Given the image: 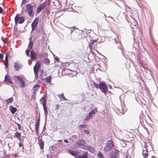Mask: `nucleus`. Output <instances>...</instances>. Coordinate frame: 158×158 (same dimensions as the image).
Wrapping results in <instances>:
<instances>
[{
  "mask_svg": "<svg viewBox=\"0 0 158 158\" xmlns=\"http://www.w3.org/2000/svg\"><path fill=\"white\" fill-rule=\"evenodd\" d=\"M26 11L29 16L33 15V6L31 4H28L26 5Z\"/></svg>",
  "mask_w": 158,
  "mask_h": 158,
  "instance_id": "obj_1",
  "label": "nucleus"
},
{
  "mask_svg": "<svg viewBox=\"0 0 158 158\" xmlns=\"http://www.w3.org/2000/svg\"><path fill=\"white\" fill-rule=\"evenodd\" d=\"M114 145L113 142L110 140H108L105 147L104 150L106 152L110 151L112 150Z\"/></svg>",
  "mask_w": 158,
  "mask_h": 158,
  "instance_id": "obj_2",
  "label": "nucleus"
},
{
  "mask_svg": "<svg viewBox=\"0 0 158 158\" xmlns=\"http://www.w3.org/2000/svg\"><path fill=\"white\" fill-rule=\"evenodd\" d=\"M85 144V141L82 139H80L75 143V147L77 148H81L84 149H87L83 148L81 146H83Z\"/></svg>",
  "mask_w": 158,
  "mask_h": 158,
  "instance_id": "obj_3",
  "label": "nucleus"
},
{
  "mask_svg": "<svg viewBox=\"0 0 158 158\" xmlns=\"http://www.w3.org/2000/svg\"><path fill=\"white\" fill-rule=\"evenodd\" d=\"M99 89L103 93L106 94L107 92L108 87L106 84L103 83L101 82L99 84Z\"/></svg>",
  "mask_w": 158,
  "mask_h": 158,
  "instance_id": "obj_4",
  "label": "nucleus"
},
{
  "mask_svg": "<svg viewBox=\"0 0 158 158\" xmlns=\"http://www.w3.org/2000/svg\"><path fill=\"white\" fill-rule=\"evenodd\" d=\"M15 23H19L21 24L23 23L24 21V18L23 17H19V15H17L15 18Z\"/></svg>",
  "mask_w": 158,
  "mask_h": 158,
  "instance_id": "obj_5",
  "label": "nucleus"
},
{
  "mask_svg": "<svg viewBox=\"0 0 158 158\" xmlns=\"http://www.w3.org/2000/svg\"><path fill=\"white\" fill-rule=\"evenodd\" d=\"M97 111V109L96 107H95L89 113V115L85 118V120H88L89 119L92 117V115L94 114Z\"/></svg>",
  "mask_w": 158,
  "mask_h": 158,
  "instance_id": "obj_6",
  "label": "nucleus"
},
{
  "mask_svg": "<svg viewBox=\"0 0 158 158\" xmlns=\"http://www.w3.org/2000/svg\"><path fill=\"white\" fill-rule=\"evenodd\" d=\"M46 5V3L45 2H44L40 4L37 8L36 12L37 13H40L45 7Z\"/></svg>",
  "mask_w": 158,
  "mask_h": 158,
  "instance_id": "obj_7",
  "label": "nucleus"
},
{
  "mask_svg": "<svg viewBox=\"0 0 158 158\" xmlns=\"http://www.w3.org/2000/svg\"><path fill=\"white\" fill-rule=\"evenodd\" d=\"M41 100H43V102L42 103L43 107L44 110V111L45 114L46 115L48 114V112L47 111V106H46V100L43 98H42Z\"/></svg>",
  "mask_w": 158,
  "mask_h": 158,
  "instance_id": "obj_8",
  "label": "nucleus"
},
{
  "mask_svg": "<svg viewBox=\"0 0 158 158\" xmlns=\"http://www.w3.org/2000/svg\"><path fill=\"white\" fill-rule=\"evenodd\" d=\"M38 19L37 18H35L31 24L32 31H34L35 30L38 24Z\"/></svg>",
  "mask_w": 158,
  "mask_h": 158,
  "instance_id": "obj_9",
  "label": "nucleus"
},
{
  "mask_svg": "<svg viewBox=\"0 0 158 158\" xmlns=\"http://www.w3.org/2000/svg\"><path fill=\"white\" fill-rule=\"evenodd\" d=\"M15 77L21 83V85H20V87L23 88L25 86L26 84L25 82L23 80L21 77L19 76H15Z\"/></svg>",
  "mask_w": 158,
  "mask_h": 158,
  "instance_id": "obj_10",
  "label": "nucleus"
},
{
  "mask_svg": "<svg viewBox=\"0 0 158 158\" xmlns=\"http://www.w3.org/2000/svg\"><path fill=\"white\" fill-rule=\"evenodd\" d=\"M5 81L7 84H12L13 82L11 80L10 78L8 75H6L5 76Z\"/></svg>",
  "mask_w": 158,
  "mask_h": 158,
  "instance_id": "obj_11",
  "label": "nucleus"
},
{
  "mask_svg": "<svg viewBox=\"0 0 158 158\" xmlns=\"http://www.w3.org/2000/svg\"><path fill=\"white\" fill-rule=\"evenodd\" d=\"M69 152L72 155L75 156V157L77 156L80 153L79 152L76 151H71L70 150H69Z\"/></svg>",
  "mask_w": 158,
  "mask_h": 158,
  "instance_id": "obj_12",
  "label": "nucleus"
},
{
  "mask_svg": "<svg viewBox=\"0 0 158 158\" xmlns=\"http://www.w3.org/2000/svg\"><path fill=\"white\" fill-rule=\"evenodd\" d=\"M130 64L129 62H127L123 64V68L124 69L128 70L130 68Z\"/></svg>",
  "mask_w": 158,
  "mask_h": 158,
  "instance_id": "obj_13",
  "label": "nucleus"
},
{
  "mask_svg": "<svg viewBox=\"0 0 158 158\" xmlns=\"http://www.w3.org/2000/svg\"><path fill=\"white\" fill-rule=\"evenodd\" d=\"M143 152L142 153L143 155L144 158H148V153L147 149L146 148H144V149L143 150Z\"/></svg>",
  "mask_w": 158,
  "mask_h": 158,
  "instance_id": "obj_14",
  "label": "nucleus"
},
{
  "mask_svg": "<svg viewBox=\"0 0 158 158\" xmlns=\"http://www.w3.org/2000/svg\"><path fill=\"white\" fill-rule=\"evenodd\" d=\"M40 67V65L39 64H36L34 67V71L35 74H36L37 73L38 71L39 70Z\"/></svg>",
  "mask_w": 158,
  "mask_h": 158,
  "instance_id": "obj_15",
  "label": "nucleus"
},
{
  "mask_svg": "<svg viewBox=\"0 0 158 158\" xmlns=\"http://www.w3.org/2000/svg\"><path fill=\"white\" fill-rule=\"evenodd\" d=\"M39 144L40 149H43L44 148V142L42 139H41L40 140L39 142Z\"/></svg>",
  "mask_w": 158,
  "mask_h": 158,
  "instance_id": "obj_16",
  "label": "nucleus"
},
{
  "mask_svg": "<svg viewBox=\"0 0 158 158\" xmlns=\"http://www.w3.org/2000/svg\"><path fill=\"white\" fill-rule=\"evenodd\" d=\"M21 136V134L19 132H16L14 134V137L16 138L19 140H20Z\"/></svg>",
  "mask_w": 158,
  "mask_h": 158,
  "instance_id": "obj_17",
  "label": "nucleus"
},
{
  "mask_svg": "<svg viewBox=\"0 0 158 158\" xmlns=\"http://www.w3.org/2000/svg\"><path fill=\"white\" fill-rule=\"evenodd\" d=\"M10 109L11 113L13 114H14L17 111V109L15 107H13L12 106H10Z\"/></svg>",
  "mask_w": 158,
  "mask_h": 158,
  "instance_id": "obj_18",
  "label": "nucleus"
},
{
  "mask_svg": "<svg viewBox=\"0 0 158 158\" xmlns=\"http://www.w3.org/2000/svg\"><path fill=\"white\" fill-rule=\"evenodd\" d=\"M31 54V59L35 60L36 59V56L35 55L34 52L32 51H31L30 52Z\"/></svg>",
  "mask_w": 158,
  "mask_h": 158,
  "instance_id": "obj_19",
  "label": "nucleus"
},
{
  "mask_svg": "<svg viewBox=\"0 0 158 158\" xmlns=\"http://www.w3.org/2000/svg\"><path fill=\"white\" fill-rule=\"evenodd\" d=\"M44 62L45 64L48 65L50 64V60L48 58H45L44 59Z\"/></svg>",
  "mask_w": 158,
  "mask_h": 158,
  "instance_id": "obj_20",
  "label": "nucleus"
},
{
  "mask_svg": "<svg viewBox=\"0 0 158 158\" xmlns=\"http://www.w3.org/2000/svg\"><path fill=\"white\" fill-rule=\"evenodd\" d=\"M58 96L61 99V100H67L65 98L63 94H59Z\"/></svg>",
  "mask_w": 158,
  "mask_h": 158,
  "instance_id": "obj_21",
  "label": "nucleus"
},
{
  "mask_svg": "<svg viewBox=\"0 0 158 158\" xmlns=\"http://www.w3.org/2000/svg\"><path fill=\"white\" fill-rule=\"evenodd\" d=\"M52 77L51 76H49L44 78V80H46V81L47 82L50 83L51 81Z\"/></svg>",
  "mask_w": 158,
  "mask_h": 158,
  "instance_id": "obj_22",
  "label": "nucleus"
},
{
  "mask_svg": "<svg viewBox=\"0 0 158 158\" xmlns=\"http://www.w3.org/2000/svg\"><path fill=\"white\" fill-rule=\"evenodd\" d=\"M96 42V41L95 40H90V42L89 43V46L91 48L92 46L94 43Z\"/></svg>",
  "mask_w": 158,
  "mask_h": 158,
  "instance_id": "obj_23",
  "label": "nucleus"
},
{
  "mask_svg": "<svg viewBox=\"0 0 158 158\" xmlns=\"http://www.w3.org/2000/svg\"><path fill=\"white\" fill-rule=\"evenodd\" d=\"M13 101V98H10L7 99V100H5V102L7 104H8L10 102H12Z\"/></svg>",
  "mask_w": 158,
  "mask_h": 158,
  "instance_id": "obj_24",
  "label": "nucleus"
},
{
  "mask_svg": "<svg viewBox=\"0 0 158 158\" xmlns=\"http://www.w3.org/2000/svg\"><path fill=\"white\" fill-rule=\"evenodd\" d=\"M14 67L16 71H18L20 69V66L17 63H15L14 65Z\"/></svg>",
  "mask_w": 158,
  "mask_h": 158,
  "instance_id": "obj_25",
  "label": "nucleus"
},
{
  "mask_svg": "<svg viewBox=\"0 0 158 158\" xmlns=\"http://www.w3.org/2000/svg\"><path fill=\"white\" fill-rule=\"evenodd\" d=\"M33 42L30 39V42L28 45V48H30V49H31L33 47Z\"/></svg>",
  "mask_w": 158,
  "mask_h": 158,
  "instance_id": "obj_26",
  "label": "nucleus"
},
{
  "mask_svg": "<svg viewBox=\"0 0 158 158\" xmlns=\"http://www.w3.org/2000/svg\"><path fill=\"white\" fill-rule=\"evenodd\" d=\"M87 149L91 152L94 153L95 151L94 149L92 147H88Z\"/></svg>",
  "mask_w": 158,
  "mask_h": 158,
  "instance_id": "obj_27",
  "label": "nucleus"
},
{
  "mask_svg": "<svg viewBox=\"0 0 158 158\" xmlns=\"http://www.w3.org/2000/svg\"><path fill=\"white\" fill-rule=\"evenodd\" d=\"M39 125H35V131L37 134L39 133Z\"/></svg>",
  "mask_w": 158,
  "mask_h": 158,
  "instance_id": "obj_28",
  "label": "nucleus"
},
{
  "mask_svg": "<svg viewBox=\"0 0 158 158\" xmlns=\"http://www.w3.org/2000/svg\"><path fill=\"white\" fill-rule=\"evenodd\" d=\"M40 87V85L37 84L33 86V89H34V90H35V91L37 89H38V88Z\"/></svg>",
  "mask_w": 158,
  "mask_h": 158,
  "instance_id": "obj_29",
  "label": "nucleus"
},
{
  "mask_svg": "<svg viewBox=\"0 0 158 158\" xmlns=\"http://www.w3.org/2000/svg\"><path fill=\"white\" fill-rule=\"evenodd\" d=\"M88 157V153L87 152H85L84 155L82 156H81V158H87Z\"/></svg>",
  "mask_w": 158,
  "mask_h": 158,
  "instance_id": "obj_30",
  "label": "nucleus"
},
{
  "mask_svg": "<svg viewBox=\"0 0 158 158\" xmlns=\"http://www.w3.org/2000/svg\"><path fill=\"white\" fill-rule=\"evenodd\" d=\"M98 156L99 158H104V156L101 152H99L98 154Z\"/></svg>",
  "mask_w": 158,
  "mask_h": 158,
  "instance_id": "obj_31",
  "label": "nucleus"
},
{
  "mask_svg": "<svg viewBox=\"0 0 158 158\" xmlns=\"http://www.w3.org/2000/svg\"><path fill=\"white\" fill-rule=\"evenodd\" d=\"M86 126H87V125H86V124H82V125H80L79 126V127H80V129H81L83 128L86 127Z\"/></svg>",
  "mask_w": 158,
  "mask_h": 158,
  "instance_id": "obj_32",
  "label": "nucleus"
},
{
  "mask_svg": "<svg viewBox=\"0 0 158 158\" xmlns=\"http://www.w3.org/2000/svg\"><path fill=\"white\" fill-rule=\"evenodd\" d=\"M4 64L5 66L7 67H8V61L7 60H5L4 62Z\"/></svg>",
  "mask_w": 158,
  "mask_h": 158,
  "instance_id": "obj_33",
  "label": "nucleus"
},
{
  "mask_svg": "<svg viewBox=\"0 0 158 158\" xmlns=\"http://www.w3.org/2000/svg\"><path fill=\"white\" fill-rule=\"evenodd\" d=\"M64 71L65 72V73H67V72L69 71V74H70L71 73L72 71L71 70L69 69H65L64 70Z\"/></svg>",
  "mask_w": 158,
  "mask_h": 158,
  "instance_id": "obj_34",
  "label": "nucleus"
},
{
  "mask_svg": "<svg viewBox=\"0 0 158 158\" xmlns=\"http://www.w3.org/2000/svg\"><path fill=\"white\" fill-rule=\"evenodd\" d=\"M40 118H39L37 119V121H36L35 124L40 125Z\"/></svg>",
  "mask_w": 158,
  "mask_h": 158,
  "instance_id": "obj_35",
  "label": "nucleus"
},
{
  "mask_svg": "<svg viewBox=\"0 0 158 158\" xmlns=\"http://www.w3.org/2000/svg\"><path fill=\"white\" fill-rule=\"evenodd\" d=\"M28 2L27 0H23L21 4H24Z\"/></svg>",
  "mask_w": 158,
  "mask_h": 158,
  "instance_id": "obj_36",
  "label": "nucleus"
},
{
  "mask_svg": "<svg viewBox=\"0 0 158 158\" xmlns=\"http://www.w3.org/2000/svg\"><path fill=\"white\" fill-rule=\"evenodd\" d=\"M30 52V50L28 49H27L26 51V54L27 56H29V53Z\"/></svg>",
  "mask_w": 158,
  "mask_h": 158,
  "instance_id": "obj_37",
  "label": "nucleus"
},
{
  "mask_svg": "<svg viewBox=\"0 0 158 158\" xmlns=\"http://www.w3.org/2000/svg\"><path fill=\"white\" fill-rule=\"evenodd\" d=\"M39 72L40 73V75H41L43 73L44 70L42 69H39Z\"/></svg>",
  "mask_w": 158,
  "mask_h": 158,
  "instance_id": "obj_38",
  "label": "nucleus"
},
{
  "mask_svg": "<svg viewBox=\"0 0 158 158\" xmlns=\"http://www.w3.org/2000/svg\"><path fill=\"white\" fill-rule=\"evenodd\" d=\"M15 123L17 124V126L18 127L19 129L20 130H21V126L20 125V124L19 123Z\"/></svg>",
  "mask_w": 158,
  "mask_h": 158,
  "instance_id": "obj_39",
  "label": "nucleus"
},
{
  "mask_svg": "<svg viewBox=\"0 0 158 158\" xmlns=\"http://www.w3.org/2000/svg\"><path fill=\"white\" fill-rule=\"evenodd\" d=\"M5 60L8 61V55L6 54L5 56Z\"/></svg>",
  "mask_w": 158,
  "mask_h": 158,
  "instance_id": "obj_40",
  "label": "nucleus"
},
{
  "mask_svg": "<svg viewBox=\"0 0 158 158\" xmlns=\"http://www.w3.org/2000/svg\"><path fill=\"white\" fill-rule=\"evenodd\" d=\"M95 87H96V88H99V85H98V84H96L95 85Z\"/></svg>",
  "mask_w": 158,
  "mask_h": 158,
  "instance_id": "obj_41",
  "label": "nucleus"
},
{
  "mask_svg": "<svg viewBox=\"0 0 158 158\" xmlns=\"http://www.w3.org/2000/svg\"><path fill=\"white\" fill-rule=\"evenodd\" d=\"M85 132V133L87 134H89V131L88 130H85L84 131Z\"/></svg>",
  "mask_w": 158,
  "mask_h": 158,
  "instance_id": "obj_42",
  "label": "nucleus"
},
{
  "mask_svg": "<svg viewBox=\"0 0 158 158\" xmlns=\"http://www.w3.org/2000/svg\"><path fill=\"white\" fill-rule=\"evenodd\" d=\"M3 11V9L2 8V7L0 6V13H2Z\"/></svg>",
  "mask_w": 158,
  "mask_h": 158,
  "instance_id": "obj_43",
  "label": "nucleus"
},
{
  "mask_svg": "<svg viewBox=\"0 0 158 158\" xmlns=\"http://www.w3.org/2000/svg\"><path fill=\"white\" fill-rule=\"evenodd\" d=\"M81 156L80 155H77L76 156H75V158H81Z\"/></svg>",
  "mask_w": 158,
  "mask_h": 158,
  "instance_id": "obj_44",
  "label": "nucleus"
},
{
  "mask_svg": "<svg viewBox=\"0 0 158 158\" xmlns=\"http://www.w3.org/2000/svg\"><path fill=\"white\" fill-rule=\"evenodd\" d=\"M3 57V56L2 54H0V59H2Z\"/></svg>",
  "mask_w": 158,
  "mask_h": 158,
  "instance_id": "obj_45",
  "label": "nucleus"
},
{
  "mask_svg": "<svg viewBox=\"0 0 158 158\" xmlns=\"http://www.w3.org/2000/svg\"><path fill=\"white\" fill-rule=\"evenodd\" d=\"M59 106H60V105H56V109H58V108H59Z\"/></svg>",
  "mask_w": 158,
  "mask_h": 158,
  "instance_id": "obj_46",
  "label": "nucleus"
},
{
  "mask_svg": "<svg viewBox=\"0 0 158 158\" xmlns=\"http://www.w3.org/2000/svg\"><path fill=\"white\" fill-rule=\"evenodd\" d=\"M64 141L65 143H69V141H68L67 140H65H65H64Z\"/></svg>",
  "mask_w": 158,
  "mask_h": 158,
  "instance_id": "obj_47",
  "label": "nucleus"
},
{
  "mask_svg": "<svg viewBox=\"0 0 158 158\" xmlns=\"http://www.w3.org/2000/svg\"><path fill=\"white\" fill-rule=\"evenodd\" d=\"M2 41L4 43V44H6V40L5 39H3L2 40Z\"/></svg>",
  "mask_w": 158,
  "mask_h": 158,
  "instance_id": "obj_48",
  "label": "nucleus"
},
{
  "mask_svg": "<svg viewBox=\"0 0 158 158\" xmlns=\"http://www.w3.org/2000/svg\"><path fill=\"white\" fill-rule=\"evenodd\" d=\"M56 59V60L57 61H59V59L58 58V57H56L55 58Z\"/></svg>",
  "mask_w": 158,
  "mask_h": 158,
  "instance_id": "obj_49",
  "label": "nucleus"
},
{
  "mask_svg": "<svg viewBox=\"0 0 158 158\" xmlns=\"http://www.w3.org/2000/svg\"><path fill=\"white\" fill-rule=\"evenodd\" d=\"M61 141H62V140H58V142H61Z\"/></svg>",
  "mask_w": 158,
  "mask_h": 158,
  "instance_id": "obj_50",
  "label": "nucleus"
},
{
  "mask_svg": "<svg viewBox=\"0 0 158 158\" xmlns=\"http://www.w3.org/2000/svg\"><path fill=\"white\" fill-rule=\"evenodd\" d=\"M114 158H116V156H115V157H114Z\"/></svg>",
  "mask_w": 158,
  "mask_h": 158,
  "instance_id": "obj_51",
  "label": "nucleus"
},
{
  "mask_svg": "<svg viewBox=\"0 0 158 158\" xmlns=\"http://www.w3.org/2000/svg\"><path fill=\"white\" fill-rule=\"evenodd\" d=\"M52 158V157H50V158Z\"/></svg>",
  "mask_w": 158,
  "mask_h": 158,
  "instance_id": "obj_52",
  "label": "nucleus"
}]
</instances>
